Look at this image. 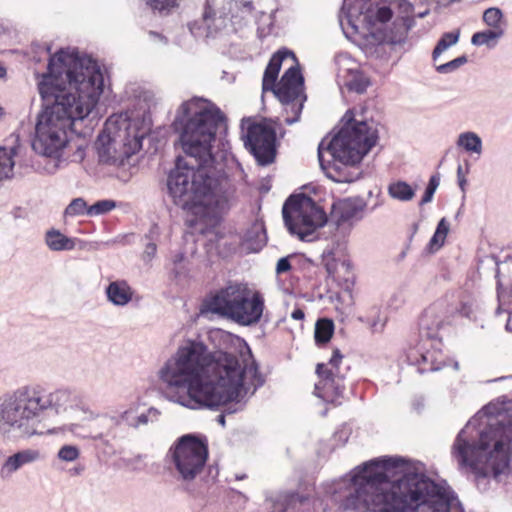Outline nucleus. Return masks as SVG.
<instances>
[{
    "label": "nucleus",
    "instance_id": "obj_1",
    "mask_svg": "<svg viewBox=\"0 0 512 512\" xmlns=\"http://www.w3.org/2000/svg\"><path fill=\"white\" fill-rule=\"evenodd\" d=\"M224 113L212 102L194 98L180 106L173 123L186 156L194 160L181 167V159L168 176L167 186L176 204L186 207L206 228L218 226L236 200V188L223 174L210 167L212 145Z\"/></svg>",
    "mask_w": 512,
    "mask_h": 512
},
{
    "label": "nucleus",
    "instance_id": "obj_2",
    "mask_svg": "<svg viewBox=\"0 0 512 512\" xmlns=\"http://www.w3.org/2000/svg\"><path fill=\"white\" fill-rule=\"evenodd\" d=\"M104 79L96 62L75 53L60 50L51 56L47 73L38 82L45 103L36 124L33 148L48 157H57L64 148H76L74 161H82V145L68 140L73 125L83 120L97 104Z\"/></svg>",
    "mask_w": 512,
    "mask_h": 512
},
{
    "label": "nucleus",
    "instance_id": "obj_3",
    "mask_svg": "<svg viewBox=\"0 0 512 512\" xmlns=\"http://www.w3.org/2000/svg\"><path fill=\"white\" fill-rule=\"evenodd\" d=\"M160 378L168 386L186 388L190 399L207 407L237 400L244 379L255 387L264 382L246 344L237 354L222 351L212 354L197 341L180 346L161 369Z\"/></svg>",
    "mask_w": 512,
    "mask_h": 512
},
{
    "label": "nucleus",
    "instance_id": "obj_4",
    "mask_svg": "<svg viewBox=\"0 0 512 512\" xmlns=\"http://www.w3.org/2000/svg\"><path fill=\"white\" fill-rule=\"evenodd\" d=\"M407 466L400 457H383L363 465L352 478L355 486L342 503L345 510L367 512H450L446 489L428 477L405 474L390 481L388 472Z\"/></svg>",
    "mask_w": 512,
    "mask_h": 512
},
{
    "label": "nucleus",
    "instance_id": "obj_5",
    "mask_svg": "<svg viewBox=\"0 0 512 512\" xmlns=\"http://www.w3.org/2000/svg\"><path fill=\"white\" fill-rule=\"evenodd\" d=\"M283 220L291 234L302 241H310L314 232L329 222L338 239L345 238L362 217L357 201L346 198L333 203L328 219L324 209L305 194L291 195L282 208Z\"/></svg>",
    "mask_w": 512,
    "mask_h": 512
},
{
    "label": "nucleus",
    "instance_id": "obj_6",
    "mask_svg": "<svg viewBox=\"0 0 512 512\" xmlns=\"http://www.w3.org/2000/svg\"><path fill=\"white\" fill-rule=\"evenodd\" d=\"M512 422L489 424L476 443L470 444L461 431L454 442L452 454L462 467H469L482 477H498L509 472L512 458Z\"/></svg>",
    "mask_w": 512,
    "mask_h": 512
},
{
    "label": "nucleus",
    "instance_id": "obj_7",
    "mask_svg": "<svg viewBox=\"0 0 512 512\" xmlns=\"http://www.w3.org/2000/svg\"><path fill=\"white\" fill-rule=\"evenodd\" d=\"M144 120L113 115L105 123L95 146L99 161L110 165H123L142 148V141L148 134Z\"/></svg>",
    "mask_w": 512,
    "mask_h": 512
},
{
    "label": "nucleus",
    "instance_id": "obj_8",
    "mask_svg": "<svg viewBox=\"0 0 512 512\" xmlns=\"http://www.w3.org/2000/svg\"><path fill=\"white\" fill-rule=\"evenodd\" d=\"M264 308V297L259 291L251 290L244 283L229 282L225 287L207 295L201 311L218 314L240 325L249 326L260 321Z\"/></svg>",
    "mask_w": 512,
    "mask_h": 512
},
{
    "label": "nucleus",
    "instance_id": "obj_9",
    "mask_svg": "<svg viewBox=\"0 0 512 512\" xmlns=\"http://www.w3.org/2000/svg\"><path fill=\"white\" fill-rule=\"evenodd\" d=\"M67 394L63 391L46 394L35 388H22L3 403L0 408V428L3 430L17 429L21 436H32L39 433L35 427V419L39 414L53 406Z\"/></svg>",
    "mask_w": 512,
    "mask_h": 512
},
{
    "label": "nucleus",
    "instance_id": "obj_10",
    "mask_svg": "<svg viewBox=\"0 0 512 512\" xmlns=\"http://www.w3.org/2000/svg\"><path fill=\"white\" fill-rule=\"evenodd\" d=\"M342 121L343 126L327 146H324V140L318 146V159L323 169H326L323 159L324 150L345 165H355L376 144V131L366 121H357L352 110L345 113Z\"/></svg>",
    "mask_w": 512,
    "mask_h": 512
},
{
    "label": "nucleus",
    "instance_id": "obj_11",
    "mask_svg": "<svg viewBox=\"0 0 512 512\" xmlns=\"http://www.w3.org/2000/svg\"><path fill=\"white\" fill-rule=\"evenodd\" d=\"M169 453L181 478L190 481L202 472L209 451L206 440L186 434L177 439Z\"/></svg>",
    "mask_w": 512,
    "mask_h": 512
},
{
    "label": "nucleus",
    "instance_id": "obj_12",
    "mask_svg": "<svg viewBox=\"0 0 512 512\" xmlns=\"http://www.w3.org/2000/svg\"><path fill=\"white\" fill-rule=\"evenodd\" d=\"M244 125H246V133L243 136L245 146L249 148L260 164L272 163L276 153V132L274 128L264 122H256L250 119L243 121V129Z\"/></svg>",
    "mask_w": 512,
    "mask_h": 512
},
{
    "label": "nucleus",
    "instance_id": "obj_13",
    "mask_svg": "<svg viewBox=\"0 0 512 512\" xmlns=\"http://www.w3.org/2000/svg\"><path fill=\"white\" fill-rule=\"evenodd\" d=\"M343 355L335 349L328 363H319L316 367L318 382L315 384V393L327 402H335L343 396L345 391L344 377L339 372V364Z\"/></svg>",
    "mask_w": 512,
    "mask_h": 512
},
{
    "label": "nucleus",
    "instance_id": "obj_14",
    "mask_svg": "<svg viewBox=\"0 0 512 512\" xmlns=\"http://www.w3.org/2000/svg\"><path fill=\"white\" fill-rule=\"evenodd\" d=\"M304 79L298 66L287 69L272 92L280 102H291L304 97Z\"/></svg>",
    "mask_w": 512,
    "mask_h": 512
},
{
    "label": "nucleus",
    "instance_id": "obj_15",
    "mask_svg": "<svg viewBox=\"0 0 512 512\" xmlns=\"http://www.w3.org/2000/svg\"><path fill=\"white\" fill-rule=\"evenodd\" d=\"M287 57H292L296 60L294 53L286 49L278 50L272 55L264 71L262 79L263 91H272L275 88L282 62Z\"/></svg>",
    "mask_w": 512,
    "mask_h": 512
},
{
    "label": "nucleus",
    "instance_id": "obj_16",
    "mask_svg": "<svg viewBox=\"0 0 512 512\" xmlns=\"http://www.w3.org/2000/svg\"><path fill=\"white\" fill-rule=\"evenodd\" d=\"M107 297L114 305L124 306L129 303L133 291L126 281L111 282L106 289Z\"/></svg>",
    "mask_w": 512,
    "mask_h": 512
},
{
    "label": "nucleus",
    "instance_id": "obj_17",
    "mask_svg": "<svg viewBox=\"0 0 512 512\" xmlns=\"http://www.w3.org/2000/svg\"><path fill=\"white\" fill-rule=\"evenodd\" d=\"M244 242L253 252H258L261 250L267 242V235L264 224L255 221L245 233Z\"/></svg>",
    "mask_w": 512,
    "mask_h": 512
},
{
    "label": "nucleus",
    "instance_id": "obj_18",
    "mask_svg": "<svg viewBox=\"0 0 512 512\" xmlns=\"http://www.w3.org/2000/svg\"><path fill=\"white\" fill-rule=\"evenodd\" d=\"M45 240L47 246L53 251L72 250L75 247L73 239L55 229L47 231Z\"/></svg>",
    "mask_w": 512,
    "mask_h": 512
},
{
    "label": "nucleus",
    "instance_id": "obj_19",
    "mask_svg": "<svg viewBox=\"0 0 512 512\" xmlns=\"http://www.w3.org/2000/svg\"><path fill=\"white\" fill-rule=\"evenodd\" d=\"M420 369L425 371H437L445 366L443 355L437 350H428L421 354V360H418Z\"/></svg>",
    "mask_w": 512,
    "mask_h": 512
},
{
    "label": "nucleus",
    "instance_id": "obj_20",
    "mask_svg": "<svg viewBox=\"0 0 512 512\" xmlns=\"http://www.w3.org/2000/svg\"><path fill=\"white\" fill-rule=\"evenodd\" d=\"M334 333V323L331 319L321 318L316 322L314 338L317 344H326Z\"/></svg>",
    "mask_w": 512,
    "mask_h": 512
},
{
    "label": "nucleus",
    "instance_id": "obj_21",
    "mask_svg": "<svg viewBox=\"0 0 512 512\" xmlns=\"http://www.w3.org/2000/svg\"><path fill=\"white\" fill-rule=\"evenodd\" d=\"M14 155V149H6L0 147V180L12 177L14 168Z\"/></svg>",
    "mask_w": 512,
    "mask_h": 512
},
{
    "label": "nucleus",
    "instance_id": "obj_22",
    "mask_svg": "<svg viewBox=\"0 0 512 512\" xmlns=\"http://www.w3.org/2000/svg\"><path fill=\"white\" fill-rule=\"evenodd\" d=\"M388 192L392 198L400 201H409L414 197V190L412 187L404 182L398 181L389 185Z\"/></svg>",
    "mask_w": 512,
    "mask_h": 512
},
{
    "label": "nucleus",
    "instance_id": "obj_23",
    "mask_svg": "<svg viewBox=\"0 0 512 512\" xmlns=\"http://www.w3.org/2000/svg\"><path fill=\"white\" fill-rule=\"evenodd\" d=\"M341 267L345 270L346 274L352 273V267L349 262L342 261L339 262L336 259L332 258L330 260H327L325 263V268L327 270V273L330 277H332L335 281L341 282V281H348L349 277H341L338 272V267Z\"/></svg>",
    "mask_w": 512,
    "mask_h": 512
},
{
    "label": "nucleus",
    "instance_id": "obj_24",
    "mask_svg": "<svg viewBox=\"0 0 512 512\" xmlns=\"http://www.w3.org/2000/svg\"><path fill=\"white\" fill-rule=\"evenodd\" d=\"M458 145L469 152L480 154L482 150V141L478 135L473 132L462 133L458 138Z\"/></svg>",
    "mask_w": 512,
    "mask_h": 512
},
{
    "label": "nucleus",
    "instance_id": "obj_25",
    "mask_svg": "<svg viewBox=\"0 0 512 512\" xmlns=\"http://www.w3.org/2000/svg\"><path fill=\"white\" fill-rule=\"evenodd\" d=\"M306 100V96L299 98L298 100H292L291 102H282L285 105L286 118L285 122L289 125L297 122L300 118L303 102Z\"/></svg>",
    "mask_w": 512,
    "mask_h": 512
},
{
    "label": "nucleus",
    "instance_id": "obj_26",
    "mask_svg": "<svg viewBox=\"0 0 512 512\" xmlns=\"http://www.w3.org/2000/svg\"><path fill=\"white\" fill-rule=\"evenodd\" d=\"M449 232V224L445 218H442L436 228V231L429 242V247L432 251L441 248L445 242L447 234Z\"/></svg>",
    "mask_w": 512,
    "mask_h": 512
},
{
    "label": "nucleus",
    "instance_id": "obj_27",
    "mask_svg": "<svg viewBox=\"0 0 512 512\" xmlns=\"http://www.w3.org/2000/svg\"><path fill=\"white\" fill-rule=\"evenodd\" d=\"M459 32L444 33L433 50V59L441 55L448 47L457 43Z\"/></svg>",
    "mask_w": 512,
    "mask_h": 512
},
{
    "label": "nucleus",
    "instance_id": "obj_28",
    "mask_svg": "<svg viewBox=\"0 0 512 512\" xmlns=\"http://www.w3.org/2000/svg\"><path fill=\"white\" fill-rule=\"evenodd\" d=\"M502 34L500 30H486L481 32H476L473 34L471 42L476 46L488 45L491 41L499 38Z\"/></svg>",
    "mask_w": 512,
    "mask_h": 512
},
{
    "label": "nucleus",
    "instance_id": "obj_29",
    "mask_svg": "<svg viewBox=\"0 0 512 512\" xmlns=\"http://www.w3.org/2000/svg\"><path fill=\"white\" fill-rule=\"evenodd\" d=\"M88 206L82 198L74 199L65 209L68 216L88 215Z\"/></svg>",
    "mask_w": 512,
    "mask_h": 512
},
{
    "label": "nucleus",
    "instance_id": "obj_30",
    "mask_svg": "<svg viewBox=\"0 0 512 512\" xmlns=\"http://www.w3.org/2000/svg\"><path fill=\"white\" fill-rule=\"evenodd\" d=\"M149 7L159 13H169L178 6V0H147Z\"/></svg>",
    "mask_w": 512,
    "mask_h": 512
},
{
    "label": "nucleus",
    "instance_id": "obj_31",
    "mask_svg": "<svg viewBox=\"0 0 512 512\" xmlns=\"http://www.w3.org/2000/svg\"><path fill=\"white\" fill-rule=\"evenodd\" d=\"M115 207V203L110 200H101L96 202L95 204L89 206L88 215H100L111 211Z\"/></svg>",
    "mask_w": 512,
    "mask_h": 512
},
{
    "label": "nucleus",
    "instance_id": "obj_32",
    "mask_svg": "<svg viewBox=\"0 0 512 512\" xmlns=\"http://www.w3.org/2000/svg\"><path fill=\"white\" fill-rule=\"evenodd\" d=\"M502 19V12L498 8H489L483 14L484 22L493 28H498Z\"/></svg>",
    "mask_w": 512,
    "mask_h": 512
},
{
    "label": "nucleus",
    "instance_id": "obj_33",
    "mask_svg": "<svg viewBox=\"0 0 512 512\" xmlns=\"http://www.w3.org/2000/svg\"><path fill=\"white\" fill-rule=\"evenodd\" d=\"M79 455V449L73 445H64L63 447L60 448L58 452L59 459L68 462L76 460L79 457Z\"/></svg>",
    "mask_w": 512,
    "mask_h": 512
},
{
    "label": "nucleus",
    "instance_id": "obj_34",
    "mask_svg": "<svg viewBox=\"0 0 512 512\" xmlns=\"http://www.w3.org/2000/svg\"><path fill=\"white\" fill-rule=\"evenodd\" d=\"M467 61L465 56L458 57L452 61H449L445 64H441L437 67V71L440 73H448L451 72Z\"/></svg>",
    "mask_w": 512,
    "mask_h": 512
},
{
    "label": "nucleus",
    "instance_id": "obj_35",
    "mask_svg": "<svg viewBox=\"0 0 512 512\" xmlns=\"http://www.w3.org/2000/svg\"><path fill=\"white\" fill-rule=\"evenodd\" d=\"M22 465L33 462L39 457V452L35 450H24L14 454Z\"/></svg>",
    "mask_w": 512,
    "mask_h": 512
},
{
    "label": "nucleus",
    "instance_id": "obj_36",
    "mask_svg": "<svg viewBox=\"0 0 512 512\" xmlns=\"http://www.w3.org/2000/svg\"><path fill=\"white\" fill-rule=\"evenodd\" d=\"M369 86V81L366 78H355L349 83V89L357 93H363Z\"/></svg>",
    "mask_w": 512,
    "mask_h": 512
},
{
    "label": "nucleus",
    "instance_id": "obj_37",
    "mask_svg": "<svg viewBox=\"0 0 512 512\" xmlns=\"http://www.w3.org/2000/svg\"><path fill=\"white\" fill-rule=\"evenodd\" d=\"M393 16L392 10L389 7L383 6L377 9L375 19L378 22L386 23Z\"/></svg>",
    "mask_w": 512,
    "mask_h": 512
},
{
    "label": "nucleus",
    "instance_id": "obj_38",
    "mask_svg": "<svg viewBox=\"0 0 512 512\" xmlns=\"http://www.w3.org/2000/svg\"><path fill=\"white\" fill-rule=\"evenodd\" d=\"M292 256L282 257L277 261L276 264V273L278 275L286 273L292 269V265L290 263V258Z\"/></svg>",
    "mask_w": 512,
    "mask_h": 512
},
{
    "label": "nucleus",
    "instance_id": "obj_39",
    "mask_svg": "<svg viewBox=\"0 0 512 512\" xmlns=\"http://www.w3.org/2000/svg\"><path fill=\"white\" fill-rule=\"evenodd\" d=\"M22 466V463L16 458L15 455H12L10 456L6 462H5V467L9 470V471H16L18 468H20Z\"/></svg>",
    "mask_w": 512,
    "mask_h": 512
},
{
    "label": "nucleus",
    "instance_id": "obj_40",
    "mask_svg": "<svg viewBox=\"0 0 512 512\" xmlns=\"http://www.w3.org/2000/svg\"><path fill=\"white\" fill-rule=\"evenodd\" d=\"M434 193H435V190H433L432 188L426 187V190L424 192V195L421 199L420 204L423 205V204L430 202L433 198Z\"/></svg>",
    "mask_w": 512,
    "mask_h": 512
},
{
    "label": "nucleus",
    "instance_id": "obj_41",
    "mask_svg": "<svg viewBox=\"0 0 512 512\" xmlns=\"http://www.w3.org/2000/svg\"><path fill=\"white\" fill-rule=\"evenodd\" d=\"M291 317L295 320H303L305 317L304 311L300 308L294 309L291 313Z\"/></svg>",
    "mask_w": 512,
    "mask_h": 512
},
{
    "label": "nucleus",
    "instance_id": "obj_42",
    "mask_svg": "<svg viewBox=\"0 0 512 512\" xmlns=\"http://www.w3.org/2000/svg\"><path fill=\"white\" fill-rule=\"evenodd\" d=\"M439 177L437 175H433L430 180H429V183L427 185L428 188H432L433 190L436 191L438 185H439Z\"/></svg>",
    "mask_w": 512,
    "mask_h": 512
},
{
    "label": "nucleus",
    "instance_id": "obj_43",
    "mask_svg": "<svg viewBox=\"0 0 512 512\" xmlns=\"http://www.w3.org/2000/svg\"><path fill=\"white\" fill-rule=\"evenodd\" d=\"M440 306H442V303H439L437 305H434L433 307H430L429 310L426 311V314L433 313L435 310H437Z\"/></svg>",
    "mask_w": 512,
    "mask_h": 512
},
{
    "label": "nucleus",
    "instance_id": "obj_44",
    "mask_svg": "<svg viewBox=\"0 0 512 512\" xmlns=\"http://www.w3.org/2000/svg\"><path fill=\"white\" fill-rule=\"evenodd\" d=\"M6 75V69L0 64V78Z\"/></svg>",
    "mask_w": 512,
    "mask_h": 512
},
{
    "label": "nucleus",
    "instance_id": "obj_45",
    "mask_svg": "<svg viewBox=\"0 0 512 512\" xmlns=\"http://www.w3.org/2000/svg\"><path fill=\"white\" fill-rule=\"evenodd\" d=\"M148 249H150V251H155L156 250V245L155 244H149L148 245Z\"/></svg>",
    "mask_w": 512,
    "mask_h": 512
},
{
    "label": "nucleus",
    "instance_id": "obj_46",
    "mask_svg": "<svg viewBox=\"0 0 512 512\" xmlns=\"http://www.w3.org/2000/svg\"><path fill=\"white\" fill-rule=\"evenodd\" d=\"M5 112L2 107H0V119L4 116Z\"/></svg>",
    "mask_w": 512,
    "mask_h": 512
},
{
    "label": "nucleus",
    "instance_id": "obj_47",
    "mask_svg": "<svg viewBox=\"0 0 512 512\" xmlns=\"http://www.w3.org/2000/svg\"><path fill=\"white\" fill-rule=\"evenodd\" d=\"M219 418H220V420H219V421H220L221 423H224V422H225V421H224V416H222V415H221V416H219Z\"/></svg>",
    "mask_w": 512,
    "mask_h": 512
},
{
    "label": "nucleus",
    "instance_id": "obj_48",
    "mask_svg": "<svg viewBox=\"0 0 512 512\" xmlns=\"http://www.w3.org/2000/svg\"><path fill=\"white\" fill-rule=\"evenodd\" d=\"M329 177H331L332 179H334V180H335V181H337V182H341V181H342V180H340V179H336V178H334V177H333V176H331V175H329Z\"/></svg>",
    "mask_w": 512,
    "mask_h": 512
},
{
    "label": "nucleus",
    "instance_id": "obj_49",
    "mask_svg": "<svg viewBox=\"0 0 512 512\" xmlns=\"http://www.w3.org/2000/svg\"><path fill=\"white\" fill-rule=\"evenodd\" d=\"M4 31V28L2 25H0V34Z\"/></svg>",
    "mask_w": 512,
    "mask_h": 512
},
{
    "label": "nucleus",
    "instance_id": "obj_50",
    "mask_svg": "<svg viewBox=\"0 0 512 512\" xmlns=\"http://www.w3.org/2000/svg\"><path fill=\"white\" fill-rule=\"evenodd\" d=\"M150 33H151L152 35H154V36H159V34H157V33H154V32H150Z\"/></svg>",
    "mask_w": 512,
    "mask_h": 512
}]
</instances>
